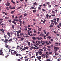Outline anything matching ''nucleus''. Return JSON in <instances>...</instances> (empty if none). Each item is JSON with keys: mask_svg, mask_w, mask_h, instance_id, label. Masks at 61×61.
Instances as JSON below:
<instances>
[{"mask_svg": "<svg viewBox=\"0 0 61 61\" xmlns=\"http://www.w3.org/2000/svg\"><path fill=\"white\" fill-rule=\"evenodd\" d=\"M4 38H5V41H3V42L4 43H8V40L6 38L7 37L6 36V35L4 34Z\"/></svg>", "mask_w": 61, "mask_h": 61, "instance_id": "1", "label": "nucleus"}, {"mask_svg": "<svg viewBox=\"0 0 61 61\" xmlns=\"http://www.w3.org/2000/svg\"><path fill=\"white\" fill-rule=\"evenodd\" d=\"M39 53L38 54L40 55H41L42 54V52L41 51H38V52H36V56H37L38 55L37 54Z\"/></svg>", "mask_w": 61, "mask_h": 61, "instance_id": "2", "label": "nucleus"}, {"mask_svg": "<svg viewBox=\"0 0 61 61\" xmlns=\"http://www.w3.org/2000/svg\"><path fill=\"white\" fill-rule=\"evenodd\" d=\"M54 51H57L58 50V49H59V48L58 47H54Z\"/></svg>", "mask_w": 61, "mask_h": 61, "instance_id": "3", "label": "nucleus"}, {"mask_svg": "<svg viewBox=\"0 0 61 61\" xmlns=\"http://www.w3.org/2000/svg\"><path fill=\"white\" fill-rule=\"evenodd\" d=\"M42 43V45H44V44H45V42H44V41H42V40L40 42V43L41 44V43Z\"/></svg>", "mask_w": 61, "mask_h": 61, "instance_id": "4", "label": "nucleus"}, {"mask_svg": "<svg viewBox=\"0 0 61 61\" xmlns=\"http://www.w3.org/2000/svg\"><path fill=\"white\" fill-rule=\"evenodd\" d=\"M6 5L7 6H9L10 5V3H9L7 2L6 3Z\"/></svg>", "mask_w": 61, "mask_h": 61, "instance_id": "5", "label": "nucleus"}, {"mask_svg": "<svg viewBox=\"0 0 61 61\" xmlns=\"http://www.w3.org/2000/svg\"><path fill=\"white\" fill-rule=\"evenodd\" d=\"M33 4L34 5H32L33 6H34L37 5V3H36V2H35V3H33Z\"/></svg>", "mask_w": 61, "mask_h": 61, "instance_id": "6", "label": "nucleus"}, {"mask_svg": "<svg viewBox=\"0 0 61 61\" xmlns=\"http://www.w3.org/2000/svg\"><path fill=\"white\" fill-rule=\"evenodd\" d=\"M5 46V47H6V48H7L8 49H9L10 48V47H9V46L8 45H6V46Z\"/></svg>", "mask_w": 61, "mask_h": 61, "instance_id": "7", "label": "nucleus"}, {"mask_svg": "<svg viewBox=\"0 0 61 61\" xmlns=\"http://www.w3.org/2000/svg\"><path fill=\"white\" fill-rule=\"evenodd\" d=\"M0 30L3 33V34H4V32L5 30H3V29H0Z\"/></svg>", "mask_w": 61, "mask_h": 61, "instance_id": "8", "label": "nucleus"}, {"mask_svg": "<svg viewBox=\"0 0 61 61\" xmlns=\"http://www.w3.org/2000/svg\"><path fill=\"white\" fill-rule=\"evenodd\" d=\"M36 58L38 59V60H40L41 58V56H39V57H37Z\"/></svg>", "mask_w": 61, "mask_h": 61, "instance_id": "9", "label": "nucleus"}, {"mask_svg": "<svg viewBox=\"0 0 61 61\" xmlns=\"http://www.w3.org/2000/svg\"><path fill=\"white\" fill-rule=\"evenodd\" d=\"M44 35L43 33H41L40 35H39V36H42V37H43V36H44Z\"/></svg>", "mask_w": 61, "mask_h": 61, "instance_id": "10", "label": "nucleus"}, {"mask_svg": "<svg viewBox=\"0 0 61 61\" xmlns=\"http://www.w3.org/2000/svg\"><path fill=\"white\" fill-rule=\"evenodd\" d=\"M15 10H13V11H12L11 12V14H13V13H14L15 12Z\"/></svg>", "mask_w": 61, "mask_h": 61, "instance_id": "11", "label": "nucleus"}, {"mask_svg": "<svg viewBox=\"0 0 61 61\" xmlns=\"http://www.w3.org/2000/svg\"><path fill=\"white\" fill-rule=\"evenodd\" d=\"M26 49L25 48L22 49V50H21V51H22V52H24V51Z\"/></svg>", "mask_w": 61, "mask_h": 61, "instance_id": "12", "label": "nucleus"}, {"mask_svg": "<svg viewBox=\"0 0 61 61\" xmlns=\"http://www.w3.org/2000/svg\"><path fill=\"white\" fill-rule=\"evenodd\" d=\"M53 57L54 58H55V59H57V57H56V56H53Z\"/></svg>", "mask_w": 61, "mask_h": 61, "instance_id": "13", "label": "nucleus"}, {"mask_svg": "<svg viewBox=\"0 0 61 61\" xmlns=\"http://www.w3.org/2000/svg\"><path fill=\"white\" fill-rule=\"evenodd\" d=\"M31 48H32V49H34V50H35L36 49V47H31Z\"/></svg>", "mask_w": 61, "mask_h": 61, "instance_id": "14", "label": "nucleus"}, {"mask_svg": "<svg viewBox=\"0 0 61 61\" xmlns=\"http://www.w3.org/2000/svg\"><path fill=\"white\" fill-rule=\"evenodd\" d=\"M32 11L33 13H35L37 11V10H33Z\"/></svg>", "mask_w": 61, "mask_h": 61, "instance_id": "15", "label": "nucleus"}, {"mask_svg": "<svg viewBox=\"0 0 61 61\" xmlns=\"http://www.w3.org/2000/svg\"><path fill=\"white\" fill-rule=\"evenodd\" d=\"M32 39H33V40H36V37H32Z\"/></svg>", "mask_w": 61, "mask_h": 61, "instance_id": "16", "label": "nucleus"}, {"mask_svg": "<svg viewBox=\"0 0 61 61\" xmlns=\"http://www.w3.org/2000/svg\"><path fill=\"white\" fill-rule=\"evenodd\" d=\"M42 27L41 28H40L38 29V30L39 31H41V30Z\"/></svg>", "mask_w": 61, "mask_h": 61, "instance_id": "17", "label": "nucleus"}, {"mask_svg": "<svg viewBox=\"0 0 61 61\" xmlns=\"http://www.w3.org/2000/svg\"><path fill=\"white\" fill-rule=\"evenodd\" d=\"M12 23H13L14 24H15V25H16V22H15L14 21H12Z\"/></svg>", "mask_w": 61, "mask_h": 61, "instance_id": "18", "label": "nucleus"}, {"mask_svg": "<svg viewBox=\"0 0 61 61\" xmlns=\"http://www.w3.org/2000/svg\"><path fill=\"white\" fill-rule=\"evenodd\" d=\"M12 41V38L11 39H10L8 40V41Z\"/></svg>", "mask_w": 61, "mask_h": 61, "instance_id": "19", "label": "nucleus"}, {"mask_svg": "<svg viewBox=\"0 0 61 61\" xmlns=\"http://www.w3.org/2000/svg\"><path fill=\"white\" fill-rule=\"evenodd\" d=\"M46 17H47V18H48L49 16V14H47L46 15Z\"/></svg>", "mask_w": 61, "mask_h": 61, "instance_id": "20", "label": "nucleus"}, {"mask_svg": "<svg viewBox=\"0 0 61 61\" xmlns=\"http://www.w3.org/2000/svg\"><path fill=\"white\" fill-rule=\"evenodd\" d=\"M59 18H57V22H59Z\"/></svg>", "mask_w": 61, "mask_h": 61, "instance_id": "21", "label": "nucleus"}, {"mask_svg": "<svg viewBox=\"0 0 61 61\" xmlns=\"http://www.w3.org/2000/svg\"><path fill=\"white\" fill-rule=\"evenodd\" d=\"M11 2H12V3L14 5H15V2H13V0H12Z\"/></svg>", "mask_w": 61, "mask_h": 61, "instance_id": "22", "label": "nucleus"}, {"mask_svg": "<svg viewBox=\"0 0 61 61\" xmlns=\"http://www.w3.org/2000/svg\"><path fill=\"white\" fill-rule=\"evenodd\" d=\"M35 41L33 40L32 41V42L34 43L35 44V42H34Z\"/></svg>", "mask_w": 61, "mask_h": 61, "instance_id": "23", "label": "nucleus"}, {"mask_svg": "<svg viewBox=\"0 0 61 61\" xmlns=\"http://www.w3.org/2000/svg\"><path fill=\"white\" fill-rule=\"evenodd\" d=\"M2 51H3V50H2V49H1L0 50V53H3V52Z\"/></svg>", "mask_w": 61, "mask_h": 61, "instance_id": "24", "label": "nucleus"}, {"mask_svg": "<svg viewBox=\"0 0 61 61\" xmlns=\"http://www.w3.org/2000/svg\"><path fill=\"white\" fill-rule=\"evenodd\" d=\"M39 50L40 51H43V50L42 49H39Z\"/></svg>", "mask_w": 61, "mask_h": 61, "instance_id": "25", "label": "nucleus"}, {"mask_svg": "<svg viewBox=\"0 0 61 61\" xmlns=\"http://www.w3.org/2000/svg\"><path fill=\"white\" fill-rule=\"evenodd\" d=\"M13 53H14V54H17V52H16V51H14V52H13Z\"/></svg>", "mask_w": 61, "mask_h": 61, "instance_id": "26", "label": "nucleus"}, {"mask_svg": "<svg viewBox=\"0 0 61 61\" xmlns=\"http://www.w3.org/2000/svg\"><path fill=\"white\" fill-rule=\"evenodd\" d=\"M10 52L11 53V55H14V53H12V51H11V52Z\"/></svg>", "mask_w": 61, "mask_h": 61, "instance_id": "27", "label": "nucleus"}, {"mask_svg": "<svg viewBox=\"0 0 61 61\" xmlns=\"http://www.w3.org/2000/svg\"><path fill=\"white\" fill-rule=\"evenodd\" d=\"M34 8V7L33 6H32V7H31L30 8V9L32 10V9H33Z\"/></svg>", "mask_w": 61, "mask_h": 61, "instance_id": "28", "label": "nucleus"}, {"mask_svg": "<svg viewBox=\"0 0 61 61\" xmlns=\"http://www.w3.org/2000/svg\"><path fill=\"white\" fill-rule=\"evenodd\" d=\"M27 15V14H26V13H25L24 14V16H26Z\"/></svg>", "mask_w": 61, "mask_h": 61, "instance_id": "29", "label": "nucleus"}, {"mask_svg": "<svg viewBox=\"0 0 61 61\" xmlns=\"http://www.w3.org/2000/svg\"><path fill=\"white\" fill-rule=\"evenodd\" d=\"M22 15H21V16H20V17H19V18H22Z\"/></svg>", "mask_w": 61, "mask_h": 61, "instance_id": "30", "label": "nucleus"}, {"mask_svg": "<svg viewBox=\"0 0 61 61\" xmlns=\"http://www.w3.org/2000/svg\"><path fill=\"white\" fill-rule=\"evenodd\" d=\"M24 48H25V49H28V47H24Z\"/></svg>", "mask_w": 61, "mask_h": 61, "instance_id": "31", "label": "nucleus"}, {"mask_svg": "<svg viewBox=\"0 0 61 61\" xmlns=\"http://www.w3.org/2000/svg\"><path fill=\"white\" fill-rule=\"evenodd\" d=\"M25 38H28L29 37V36H26L25 37Z\"/></svg>", "mask_w": 61, "mask_h": 61, "instance_id": "32", "label": "nucleus"}, {"mask_svg": "<svg viewBox=\"0 0 61 61\" xmlns=\"http://www.w3.org/2000/svg\"><path fill=\"white\" fill-rule=\"evenodd\" d=\"M15 9V7H12L10 9Z\"/></svg>", "mask_w": 61, "mask_h": 61, "instance_id": "33", "label": "nucleus"}, {"mask_svg": "<svg viewBox=\"0 0 61 61\" xmlns=\"http://www.w3.org/2000/svg\"><path fill=\"white\" fill-rule=\"evenodd\" d=\"M24 38H21L20 39V40H21V41H22L24 39Z\"/></svg>", "mask_w": 61, "mask_h": 61, "instance_id": "34", "label": "nucleus"}, {"mask_svg": "<svg viewBox=\"0 0 61 61\" xmlns=\"http://www.w3.org/2000/svg\"><path fill=\"white\" fill-rule=\"evenodd\" d=\"M9 56V55L8 54L6 56H5V58H7V57L8 56Z\"/></svg>", "mask_w": 61, "mask_h": 61, "instance_id": "35", "label": "nucleus"}, {"mask_svg": "<svg viewBox=\"0 0 61 61\" xmlns=\"http://www.w3.org/2000/svg\"><path fill=\"white\" fill-rule=\"evenodd\" d=\"M54 23V24H55V25H57L58 24V23H57V22H54V23Z\"/></svg>", "mask_w": 61, "mask_h": 61, "instance_id": "36", "label": "nucleus"}, {"mask_svg": "<svg viewBox=\"0 0 61 61\" xmlns=\"http://www.w3.org/2000/svg\"><path fill=\"white\" fill-rule=\"evenodd\" d=\"M49 32H48L47 33V34H46V36H48V35H49Z\"/></svg>", "mask_w": 61, "mask_h": 61, "instance_id": "37", "label": "nucleus"}, {"mask_svg": "<svg viewBox=\"0 0 61 61\" xmlns=\"http://www.w3.org/2000/svg\"><path fill=\"white\" fill-rule=\"evenodd\" d=\"M21 30H19L18 32L20 33H21Z\"/></svg>", "mask_w": 61, "mask_h": 61, "instance_id": "38", "label": "nucleus"}, {"mask_svg": "<svg viewBox=\"0 0 61 61\" xmlns=\"http://www.w3.org/2000/svg\"><path fill=\"white\" fill-rule=\"evenodd\" d=\"M20 36V37H21L22 36H20L19 35V34H17V37H19Z\"/></svg>", "mask_w": 61, "mask_h": 61, "instance_id": "39", "label": "nucleus"}, {"mask_svg": "<svg viewBox=\"0 0 61 61\" xmlns=\"http://www.w3.org/2000/svg\"><path fill=\"white\" fill-rule=\"evenodd\" d=\"M53 20H55L54 21V22H56V19L54 18V19H53Z\"/></svg>", "mask_w": 61, "mask_h": 61, "instance_id": "40", "label": "nucleus"}, {"mask_svg": "<svg viewBox=\"0 0 61 61\" xmlns=\"http://www.w3.org/2000/svg\"><path fill=\"white\" fill-rule=\"evenodd\" d=\"M51 15V16H53V17H54L55 16V14H54L53 15L52 14Z\"/></svg>", "mask_w": 61, "mask_h": 61, "instance_id": "41", "label": "nucleus"}, {"mask_svg": "<svg viewBox=\"0 0 61 61\" xmlns=\"http://www.w3.org/2000/svg\"><path fill=\"white\" fill-rule=\"evenodd\" d=\"M14 25H13L12 26V28L13 29H14Z\"/></svg>", "mask_w": 61, "mask_h": 61, "instance_id": "42", "label": "nucleus"}, {"mask_svg": "<svg viewBox=\"0 0 61 61\" xmlns=\"http://www.w3.org/2000/svg\"><path fill=\"white\" fill-rule=\"evenodd\" d=\"M46 37V35H44V39H46V38H45Z\"/></svg>", "mask_w": 61, "mask_h": 61, "instance_id": "43", "label": "nucleus"}, {"mask_svg": "<svg viewBox=\"0 0 61 61\" xmlns=\"http://www.w3.org/2000/svg\"><path fill=\"white\" fill-rule=\"evenodd\" d=\"M53 27V26L52 25H51L50 26H49V27Z\"/></svg>", "mask_w": 61, "mask_h": 61, "instance_id": "44", "label": "nucleus"}, {"mask_svg": "<svg viewBox=\"0 0 61 61\" xmlns=\"http://www.w3.org/2000/svg\"><path fill=\"white\" fill-rule=\"evenodd\" d=\"M38 9L39 10H40L41 9V8L40 7H38Z\"/></svg>", "mask_w": 61, "mask_h": 61, "instance_id": "45", "label": "nucleus"}, {"mask_svg": "<svg viewBox=\"0 0 61 61\" xmlns=\"http://www.w3.org/2000/svg\"><path fill=\"white\" fill-rule=\"evenodd\" d=\"M46 4H47L48 5H49L50 4L49 3V2H47V3H46Z\"/></svg>", "mask_w": 61, "mask_h": 61, "instance_id": "46", "label": "nucleus"}, {"mask_svg": "<svg viewBox=\"0 0 61 61\" xmlns=\"http://www.w3.org/2000/svg\"><path fill=\"white\" fill-rule=\"evenodd\" d=\"M46 55V54H43L42 55V56H44Z\"/></svg>", "mask_w": 61, "mask_h": 61, "instance_id": "47", "label": "nucleus"}, {"mask_svg": "<svg viewBox=\"0 0 61 61\" xmlns=\"http://www.w3.org/2000/svg\"><path fill=\"white\" fill-rule=\"evenodd\" d=\"M51 37H50V36H49L48 37H47V38H49V39H50V38H51Z\"/></svg>", "mask_w": 61, "mask_h": 61, "instance_id": "48", "label": "nucleus"}, {"mask_svg": "<svg viewBox=\"0 0 61 61\" xmlns=\"http://www.w3.org/2000/svg\"><path fill=\"white\" fill-rule=\"evenodd\" d=\"M47 47L48 48H50L51 47L50 46H47Z\"/></svg>", "mask_w": 61, "mask_h": 61, "instance_id": "49", "label": "nucleus"}, {"mask_svg": "<svg viewBox=\"0 0 61 61\" xmlns=\"http://www.w3.org/2000/svg\"><path fill=\"white\" fill-rule=\"evenodd\" d=\"M42 11H46V10L44 9H42Z\"/></svg>", "mask_w": 61, "mask_h": 61, "instance_id": "50", "label": "nucleus"}, {"mask_svg": "<svg viewBox=\"0 0 61 61\" xmlns=\"http://www.w3.org/2000/svg\"><path fill=\"white\" fill-rule=\"evenodd\" d=\"M16 56H19V54H18L17 53L16 54Z\"/></svg>", "mask_w": 61, "mask_h": 61, "instance_id": "51", "label": "nucleus"}, {"mask_svg": "<svg viewBox=\"0 0 61 61\" xmlns=\"http://www.w3.org/2000/svg\"><path fill=\"white\" fill-rule=\"evenodd\" d=\"M28 30H31L32 29L31 28H28Z\"/></svg>", "mask_w": 61, "mask_h": 61, "instance_id": "52", "label": "nucleus"}, {"mask_svg": "<svg viewBox=\"0 0 61 61\" xmlns=\"http://www.w3.org/2000/svg\"><path fill=\"white\" fill-rule=\"evenodd\" d=\"M57 27L58 28H60V26L59 25H57Z\"/></svg>", "mask_w": 61, "mask_h": 61, "instance_id": "53", "label": "nucleus"}, {"mask_svg": "<svg viewBox=\"0 0 61 61\" xmlns=\"http://www.w3.org/2000/svg\"><path fill=\"white\" fill-rule=\"evenodd\" d=\"M55 55H59V54H58V53H55Z\"/></svg>", "mask_w": 61, "mask_h": 61, "instance_id": "54", "label": "nucleus"}, {"mask_svg": "<svg viewBox=\"0 0 61 61\" xmlns=\"http://www.w3.org/2000/svg\"><path fill=\"white\" fill-rule=\"evenodd\" d=\"M12 17L13 18V19H15L14 16V15H12Z\"/></svg>", "mask_w": 61, "mask_h": 61, "instance_id": "55", "label": "nucleus"}, {"mask_svg": "<svg viewBox=\"0 0 61 61\" xmlns=\"http://www.w3.org/2000/svg\"><path fill=\"white\" fill-rule=\"evenodd\" d=\"M43 31L44 32V34H46V31L45 30H43Z\"/></svg>", "mask_w": 61, "mask_h": 61, "instance_id": "56", "label": "nucleus"}, {"mask_svg": "<svg viewBox=\"0 0 61 61\" xmlns=\"http://www.w3.org/2000/svg\"><path fill=\"white\" fill-rule=\"evenodd\" d=\"M9 19V17H6L5 18V19Z\"/></svg>", "mask_w": 61, "mask_h": 61, "instance_id": "57", "label": "nucleus"}, {"mask_svg": "<svg viewBox=\"0 0 61 61\" xmlns=\"http://www.w3.org/2000/svg\"><path fill=\"white\" fill-rule=\"evenodd\" d=\"M50 61V60L49 59H47L46 60V61Z\"/></svg>", "mask_w": 61, "mask_h": 61, "instance_id": "58", "label": "nucleus"}, {"mask_svg": "<svg viewBox=\"0 0 61 61\" xmlns=\"http://www.w3.org/2000/svg\"><path fill=\"white\" fill-rule=\"evenodd\" d=\"M50 41H51V42H53V39H50Z\"/></svg>", "mask_w": 61, "mask_h": 61, "instance_id": "59", "label": "nucleus"}, {"mask_svg": "<svg viewBox=\"0 0 61 61\" xmlns=\"http://www.w3.org/2000/svg\"><path fill=\"white\" fill-rule=\"evenodd\" d=\"M23 35V33H20V35L21 36H22Z\"/></svg>", "mask_w": 61, "mask_h": 61, "instance_id": "60", "label": "nucleus"}, {"mask_svg": "<svg viewBox=\"0 0 61 61\" xmlns=\"http://www.w3.org/2000/svg\"><path fill=\"white\" fill-rule=\"evenodd\" d=\"M6 9L8 10H9V8L8 7L6 8Z\"/></svg>", "mask_w": 61, "mask_h": 61, "instance_id": "61", "label": "nucleus"}, {"mask_svg": "<svg viewBox=\"0 0 61 61\" xmlns=\"http://www.w3.org/2000/svg\"><path fill=\"white\" fill-rule=\"evenodd\" d=\"M42 6H44V7H45L46 6V5L45 4H44Z\"/></svg>", "mask_w": 61, "mask_h": 61, "instance_id": "62", "label": "nucleus"}, {"mask_svg": "<svg viewBox=\"0 0 61 61\" xmlns=\"http://www.w3.org/2000/svg\"><path fill=\"white\" fill-rule=\"evenodd\" d=\"M9 22L10 23H11V20H9Z\"/></svg>", "mask_w": 61, "mask_h": 61, "instance_id": "63", "label": "nucleus"}, {"mask_svg": "<svg viewBox=\"0 0 61 61\" xmlns=\"http://www.w3.org/2000/svg\"><path fill=\"white\" fill-rule=\"evenodd\" d=\"M7 34H8V35H10V33H9L8 32L7 33Z\"/></svg>", "mask_w": 61, "mask_h": 61, "instance_id": "64", "label": "nucleus"}]
</instances>
